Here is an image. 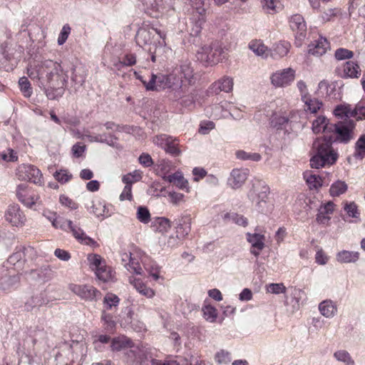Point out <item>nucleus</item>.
<instances>
[{
  "label": "nucleus",
  "instance_id": "f257e3e1",
  "mask_svg": "<svg viewBox=\"0 0 365 365\" xmlns=\"http://www.w3.org/2000/svg\"><path fill=\"white\" fill-rule=\"evenodd\" d=\"M354 128L355 123L350 119L333 123L329 128V133H335V139L332 137H323L318 138L314 141L312 149L314 154L310 159L311 167L319 169L334 165L339 158V154L333 148L332 143L334 142L348 143L354 138Z\"/></svg>",
  "mask_w": 365,
  "mask_h": 365
},
{
  "label": "nucleus",
  "instance_id": "f03ea898",
  "mask_svg": "<svg viewBox=\"0 0 365 365\" xmlns=\"http://www.w3.org/2000/svg\"><path fill=\"white\" fill-rule=\"evenodd\" d=\"M148 81L144 79L143 76L138 77L147 91H159L168 89L170 96L174 101H180L183 96L186 83H183L182 79L178 75L176 71L169 74L151 73Z\"/></svg>",
  "mask_w": 365,
  "mask_h": 365
},
{
  "label": "nucleus",
  "instance_id": "7ed1b4c3",
  "mask_svg": "<svg viewBox=\"0 0 365 365\" xmlns=\"http://www.w3.org/2000/svg\"><path fill=\"white\" fill-rule=\"evenodd\" d=\"M46 76L41 86L45 90L47 98L50 100L58 99L63 96L68 76L62 66L53 61L47 60Z\"/></svg>",
  "mask_w": 365,
  "mask_h": 365
},
{
  "label": "nucleus",
  "instance_id": "20e7f679",
  "mask_svg": "<svg viewBox=\"0 0 365 365\" xmlns=\"http://www.w3.org/2000/svg\"><path fill=\"white\" fill-rule=\"evenodd\" d=\"M196 56L203 65L213 66L227 58L228 49L222 42L215 41L210 45L202 46Z\"/></svg>",
  "mask_w": 365,
  "mask_h": 365
},
{
  "label": "nucleus",
  "instance_id": "39448f33",
  "mask_svg": "<svg viewBox=\"0 0 365 365\" xmlns=\"http://www.w3.org/2000/svg\"><path fill=\"white\" fill-rule=\"evenodd\" d=\"M138 6L148 15L158 18L164 12L173 9L175 0H136Z\"/></svg>",
  "mask_w": 365,
  "mask_h": 365
},
{
  "label": "nucleus",
  "instance_id": "423d86ee",
  "mask_svg": "<svg viewBox=\"0 0 365 365\" xmlns=\"http://www.w3.org/2000/svg\"><path fill=\"white\" fill-rule=\"evenodd\" d=\"M153 349L145 346H133L125 353L127 361L130 365H153Z\"/></svg>",
  "mask_w": 365,
  "mask_h": 365
},
{
  "label": "nucleus",
  "instance_id": "0eeeda50",
  "mask_svg": "<svg viewBox=\"0 0 365 365\" xmlns=\"http://www.w3.org/2000/svg\"><path fill=\"white\" fill-rule=\"evenodd\" d=\"M269 188L266 183L259 180H257L252 185V189L248 192L250 200L257 202V207L259 212L267 213L269 209L267 206L266 198L269 193Z\"/></svg>",
  "mask_w": 365,
  "mask_h": 365
},
{
  "label": "nucleus",
  "instance_id": "6e6552de",
  "mask_svg": "<svg viewBox=\"0 0 365 365\" xmlns=\"http://www.w3.org/2000/svg\"><path fill=\"white\" fill-rule=\"evenodd\" d=\"M153 143L173 157H178L182 153L179 140L177 138L166 134H160L153 138Z\"/></svg>",
  "mask_w": 365,
  "mask_h": 365
},
{
  "label": "nucleus",
  "instance_id": "1a4fd4ad",
  "mask_svg": "<svg viewBox=\"0 0 365 365\" xmlns=\"http://www.w3.org/2000/svg\"><path fill=\"white\" fill-rule=\"evenodd\" d=\"M19 178L21 180H28L36 185L42 183V174L41 170L33 165H22L18 169Z\"/></svg>",
  "mask_w": 365,
  "mask_h": 365
},
{
  "label": "nucleus",
  "instance_id": "9d476101",
  "mask_svg": "<svg viewBox=\"0 0 365 365\" xmlns=\"http://www.w3.org/2000/svg\"><path fill=\"white\" fill-rule=\"evenodd\" d=\"M289 26L292 30L296 33L295 44L300 46L307 34V25L303 16L300 14L292 16L289 19Z\"/></svg>",
  "mask_w": 365,
  "mask_h": 365
},
{
  "label": "nucleus",
  "instance_id": "9b49d317",
  "mask_svg": "<svg viewBox=\"0 0 365 365\" xmlns=\"http://www.w3.org/2000/svg\"><path fill=\"white\" fill-rule=\"evenodd\" d=\"M70 289L84 300L96 301L101 295V292L91 285L71 284Z\"/></svg>",
  "mask_w": 365,
  "mask_h": 365
},
{
  "label": "nucleus",
  "instance_id": "f8f14e48",
  "mask_svg": "<svg viewBox=\"0 0 365 365\" xmlns=\"http://www.w3.org/2000/svg\"><path fill=\"white\" fill-rule=\"evenodd\" d=\"M6 220L13 226H22L26 218L18 204L10 205L5 212Z\"/></svg>",
  "mask_w": 365,
  "mask_h": 365
},
{
  "label": "nucleus",
  "instance_id": "ddd939ff",
  "mask_svg": "<svg viewBox=\"0 0 365 365\" xmlns=\"http://www.w3.org/2000/svg\"><path fill=\"white\" fill-rule=\"evenodd\" d=\"M16 195L18 200L26 207L33 209L39 197L31 192L28 186L24 184L19 185L16 187Z\"/></svg>",
  "mask_w": 365,
  "mask_h": 365
},
{
  "label": "nucleus",
  "instance_id": "4468645a",
  "mask_svg": "<svg viewBox=\"0 0 365 365\" xmlns=\"http://www.w3.org/2000/svg\"><path fill=\"white\" fill-rule=\"evenodd\" d=\"M233 79L229 76H223L219 80L212 83L206 91L207 96L217 95L221 91L230 93L233 88Z\"/></svg>",
  "mask_w": 365,
  "mask_h": 365
},
{
  "label": "nucleus",
  "instance_id": "2eb2a0df",
  "mask_svg": "<svg viewBox=\"0 0 365 365\" xmlns=\"http://www.w3.org/2000/svg\"><path fill=\"white\" fill-rule=\"evenodd\" d=\"M295 71L291 68L277 71L271 76L272 83L277 87L289 86L294 79Z\"/></svg>",
  "mask_w": 365,
  "mask_h": 365
},
{
  "label": "nucleus",
  "instance_id": "dca6fc26",
  "mask_svg": "<svg viewBox=\"0 0 365 365\" xmlns=\"http://www.w3.org/2000/svg\"><path fill=\"white\" fill-rule=\"evenodd\" d=\"M174 71L178 73V75L182 79L183 83H186L188 87L195 83L196 77L190 61L182 62L180 67L175 68Z\"/></svg>",
  "mask_w": 365,
  "mask_h": 365
},
{
  "label": "nucleus",
  "instance_id": "f3484780",
  "mask_svg": "<svg viewBox=\"0 0 365 365\" xmlns=\"http://www.w3.org/2000/svg\"><path fill=\"white\" fill-rule=\"evenodd\" d=\"M176 238H183L188 235L191 230V217L190 215H183L180 217L175 219Z\"/></svg>",
  "mask_w": 365,
  "mask_h": 365
},
{
  "label": "nucleus",
  "instance_id": "a211bd4d",
  "mask_svg": "<svg viewBox=\"0 0 365 365\" xmlns=\"http://www.w3.org/2000/svg\"><path fill=\"white\" fill-rule=\"evenodd\" d=\"M72 75L71 77V82L73 83L75 92L82 87L88 76V71L85 66L82 65L73 66L71 68Z\"/></svg>",
  "mask_w": 365,
  "mask_h": 365
},
{
  "label": "nucleus",
  "instance_id": "6ab92c4d",
  "mask_svg": "<svg viewBox=\"0 0 365 365\" xmlns=\"http://www.w3.org/2000/svg\"><path fill=\"white\" fill-rule=\"evenodd\" d=\"M246 239L252 245L250 252L255 257H259V252L264 247V236L259 233H250L246 234Z\"/></svg>",
  "mask_w": 365,
  "mask_h": 365
},
{
  "label": "nucleus",
  "instance_id": "aec40b11",
  "mask_svg": "<svg viewBox=\"0 0 365 365\" xmlns=\"http://www.w3.org/2000/svg\"><path fill=\"white\" fill-rule=\"evenodd\" d=\"M197 97V90H190V87L186 86L185 92L183 93V96L181 98H180V101H178V102L182 108H186L188 110H192L195 108Z\"/></svg>",
  "mask_w": 365,
  "mask_h": 365
},
{
  "label": "nucleus",
  "instance_id": "412c9836",
  "mask_svg": "<svg viewBox=\"0 0 365 365\" xmlns=\"http://www.w3.org/2000/svg\"><path fill=\"white\" fill-rule=\"evenodd\" d=\"M247 178L246 170L233 169L227 178V185L232 189H238L242 186Z\"/></svg>",
  "mask_w": 365,
  "mask_h": 365
},
{
  "label": "nucleus",
  "instance_id": "4be33fe9",
  "mask_svg": "<svg viewBox=\"0 0 365 365\" xmlns=\"http://www.w3.org/2000/svg\"><path fill=\"white\" fill-rule=\"evenodd\" d=\"M68 230H71L73 236L81 243L90 246L98 245L93 239L86 235L81 227L74 225L71 220H68Z\"/></svg>",
  "mask_w": 365,
  "mask_h": 365
},
{
  "label": "nucleus",
  "instance_id": "5701e85b",
  "mask_svg": "<svg viewBox=\"0 0 365 365\" xmlns=\"http://www.w3.org/2000/svg\"><path fill=\"white\" fill-rule=\"evenodd\" d=\"M329 48L327 38L320 36L317 40L311 42L308 46V53L316 56L324 55Z\"/></svg>",
  "mask_w": 365,
  "mask_h": 365
},
{
  "label": "nucleus",
  "instance_id": "b1692460",
  "mask_svg": "<svg viewBox=\"0 0 365 365\" xmlns=\"http://www.w3.org/2000/svg\"><path fill=\"white\" fill-rule=\"evenodd\" d=\"M334 210V204L331 201L322 205L318 210L316 221L321 225H329V222L331 220L330 215L333 213Z\"/></svg>",
  "mask_w": 365,
  "mask_h": 365
},
{
  "label": "nucleus",
  "instance_id": "393cba45",
  "mask_svg": "<svg viewBox=\"0 0 365 365\" xmlns=\"http://www.w3.org/2000/svg\"><path fill=\"white\" fill-rule=\"evenodd\" d=\"M290 47L291 45L288 41H280L273 44L269 50V53L274 59L280 58L288 53Z\"/></svg>",
  "mask_w": 365,
  "mask_h": 365
},
{
  "label": "nucleus",
  "instance_id": "a878e982",
  "mask_svg": "<svg viewBox=\"0 0 365 365\" xmlns=\"http://www.w3.org/2000/svg\"><path fill=\"white\" fill-rule=\"evenodd\" d=\"M361 72V68L356 62L348 61L344 64L343 74L341 76L344 78H358Z\"/></svg>",
  "mask_w": 365,
  "mask_h": 365
},
{
  "label": "nucleus",
  "instance_id": "bb28decb",
  "mask_svg": "<svg viewBox=\"0 0 365 365\" xmlns=\"http://www.w3.org/2000/svg\"><path fill=\"white\" fill-rule=\"evenodd\" d=\"M329 119L324 115H319L312 122V131L316 133H329V128L332 125Z\"/></svg>",
  "mask_w": 365,
  "mask_h": 365
},
{
  "label": "nucleus",
  "instance_id": "cd10ccee",
  "mask_svg": "<svg viewBox=\"0 0 365 365\" xmlns=\"http://www.w3.org/2000/svg\"><path fill=\"white\" fill-rule=\"evenodd\" d=\"M319 310L324 317L332 318L336 314L337 307L332 300L326 299L319 303Z\"/></svg>",
  "mask_w": 365,
  "mask_h": 365
},
{
  "label": "nucleus",
  "instance_id": "c85d7f7f",
  "mask_svg": "<svg viewBox=\"0 0 365 365\" xmlns=\"http://www.w3.org/2000/svg\"><path fill=\"white\" fill-rule=\"evenodd\" d=\"M163 178L165 181L175 185L180 189L188 191V182L186 179H185L180 172H175V173L168 176L165 175L163 177Z\"/></svg>",
  "mask_w": 365,
  "mask_h": 365
},
{
  "label": "nucleus",
  "instance_id": "c756f323",
  "mask_svg": "<svg viewBox=\"0 0 365 365\" xmlns=\"http://www.w3.org/2000/svg\"><path fill=\"white\" fill-rule=\"evenodd\" d=\"M47 64V60L41 62L37 66L34 67L31 66L28 68V76L33 80L38 79L41 84V81H43L44 77L46 76V68H45Z\"/></svg>",
  "mask_w": 365,
  "mask_h": 365
},
{
  "label": "nucleus",
  "instance_id": "7c9ffc66",
  "mask_svg": "<svg viewBox=\"0 0 365 365\" xmlns=\"http://www.w3.org/2000/svg\"><path fill=\"white\" fill-rule=\"evenodd\" d=\"M172 222L164 217H156L152 222V227L155 231L166 232L171 227Z\"/></svg>",
  "mask_w": 365,
  "mask_h": 365
},
{
  "label": "nucleus",
  "instance_id": "2f4dec72",
  "mask_svg": "<svg viewBox=\"0 0 365 365\" xmlns=\"http://www.w3.org/2000/svg\"><path fill=\"white\" fill-rule=\"evenodd\" d=\"M359 258L358 252L342 250L336 255V259L341 263L356 262Z\"/></svg>",
  "mask_w": 365,
  "mask_h": 365
},
{
  "label": "nucleus",
  "instance_id": "473e14b6",
  "mask_svg": "<svg viewBox=\"0 0 365 365\" xmlns=\"http://www.w3.org/2000/svg\"><path fill=\"white\" fill-rule=\"evenodd\" d=\"M249 48L256 55L267 58L269 55V48L261 40H253L249 43Z\"/></svg>",
  "mask_w": 365,
  "mask_h": 365
},
{
  "label": "nucleus",
  "instance_id": "72a5a7b5",
  "mask_svg": "<svg viewBox=\"0 0 365 365\" xmlns=\"http://www.w3.org/2000/svg\"><path fill=\"white\" fill-rule=\"evenodd\" d=\"M24 250L25 248L24 247L16 248V252L9 256L8 262L16 266L17 269L21 268L24 262V260L23 259L25 255L24 252Z\"/></svg>",
  "mask_w": 365,
  "mask_h": 365
},
{
  "label": "nucleus",
  "instance_id": "f704fd0d",
  "mask_svg": "<svg viewBox=\"0 0 365 365\" xmlns=\"http://www.w3.org/2000/svg\"><path fill=\"white\" fill-rule=\"evenodd\" d=\"M135 41L140 46L151 43L152 31L145 28L140 29L137 32Z\"/></svg>",
  "mask_w": 365,
  "mask_h": 365
},
{
  "label": "nucleus",
  "instance_id": "c9c22d12",
  "mask_svg": "<svg viewBox=\"0 0 365 365\" xmlns=\"http://www.w3.org/2000/svg\"><path fill=\"white\" fill-rule=\"evenodd\" d=\"M302 101L306 106L305 110H309L312 113H317L322 106V101L317 98H311L307 96H302Z\"/></svg>",
  "mask_w": 365,
  "mask_h": 365
},
{
  "label": "nucleus",
  "instance_id": "e433bc0d",
  "mask_svg": "<svg viewBox=\"0 0 365 365\" xmlns=\"http://www.w3.org/2000/svg\"><path fill=\"white\" fill-rule=\"evenodd\" d=\"M135 289L142 295L152 298L155 295V292L150 287H147L140 279H135L133 282Z\"/></svg>",
  "mask_w": 365,
  "mask_h": 365
},
{
  "label": "nucleus",
  "instance_id": "4c0bfd02",
  "mask_svg": "<svg viewBox=\"0 0 365 365\" xmlns=\"http://www.w3.org/2000/svg\"><path fill=\"white\" fill-rule=\"evenodd\" d=\"M190 20V23L192 24L190 35L197 36L201 32L202 25L205 22V17H202V16H195V15L193 14Z\"/></svg>",
  "mask_w": 365,
  "mask_h": 365
},
{
  "label": "nucleus",
  "instance_id": "58836bf2",
  "mask_svg": "<svg viewBox=\"0 0 365 365\" xmlns=\"http://www.w3.org/2000/svg\"><path fill=\"white\" fill-rule=\"evenodd\" d=\"M19 280L20 277L18 274L6 276L0 279V287L4 290L9 289L16 286Z\"/></svg>",
  "mask_w": 365,
  "mask_h": 365
},
{
  "label": "nucleus",
  "instance_id": "ea45409f",
  "mask_svg": "<svg viewBox=\"0 0 365 365\" xmlns=\"http://www.w3.org/2000/svg\"><path fill=\"white\" fill-rule=\"evenodd\" d=\"M143 266L145 269L149 273L150 276L155 280H158L160 278V267L155 262L148 259L143 262Z\"/></svg>",
  "mask_w": 365,
  "mask_h": 365
},
{
  "label": "nucleus",
  "instance_id": "a19ab883",
  "mask_svg": "<svg viewBox=\"0 0 365 365\" xmlns=\"http://www.w3.org/2000/svg\"><path fill=\"white\" fill-rule=\"evenodd\" d=\"M205 0H190L192 15L205 17L206 9L205 7Z\"/></svg>",
  "mask_w": 365,
  "mask_h": 365
},
{
  "label": "nucleus",
  "instance_id": "79ce46f5",
  "mask_svg": "<svg viewBox=\"0 0 365 365\" xmlns=\"http://www.w3.org/2000/svg\"><path fill=\"white\" fill-rule=\"evenodd\" d=\"M112 269L105 264L99 269H96L95 274L98 279L104 282H108L113 278Z\"/></svg>",
  "mask_w": 365,
  "mask_h": 365
},
{
  "label": "nucleus",
  "instance_id": "37998d69",
  "mask_svg": "<svg viewBox=\"0 0 365 365\" xmlns=\"http://www.w3.org/2000/svg\"><path fill=\"white\" fill-rule=\"evenodd\" d=\"M347 188L348 186L345 182L338 180L331 185L329 192L331 196L337 197L344 193Z\"/></svg>",
  "mask_w": 365,
  "mask_h": 365
},
{
  "label": "nucleus",
  "instance_id": "c03bdc74",
  "mask_svg": "<svg viewBox=\"0 0 365 365\" xmlns=\"http://www.w3.org/2000/svg\"><path fill=\"white\" fill-rule=\"evenodd\" d=\"M354 156L357 159L365 157V134L361 135L356 142Z\"/></svg>",
  "mask_w": 365,
  "mask_h": 365
},
{
  "label": "nucleus",
  "instance_id": "a18cd8bd",
  "mask_svg": "<svg viewBox=\"0 0 365 365\" xmlns=\"http://www.w3.org/2000/svg\"><path fill=\"white\" fill-rule=\"evenodd\" d=\"M202 311L203 312L204 318L210 322H215L217 317V312L215 307L210 304H205L202 307Z\"/></svg>",
  "mask_w": 365,
  "mask_h": 365
},
{
  "label": "nucleus",
  "instance_id": "49530a36",
  "mask_svg": "<svg viewBox=\"0 0 365 365\" xmlns=\"http://www.w3.org/2000/svg\"><path fill=\"white\" fill-rule=\"evenodd\" d=\"M236 158L242 160H250L258 162L261 160V155L257 153H247L245 150H237L235 153Z\"/></svg>",
  "mask_w": 365,
  "mask_h": 365
},
{
  "label": "nucleus",
  "instance_id": "de8ad7c7",
  "mask_svg": "<svg viewBox=\"0 0 365 365\" xmlns=\"http://www.w3.org/2000/svg\"><path fill=\"white\" fill-rule=\"evenodd\" d=\"M132 344L133 342L130 339L121 340L118 338H114L111 341L110 347L113 351H118L127 346L133 349V346Z\"/></svg>",
  "mask_w": 365,
  "mask_h": 365
},
{
  "label": "nucleus",
  "instance_id": "09e8293b",
  "mask_svg": "<svg viewBox=\"0 0 365 365\" xmlns=\"http://www.w3.org/2000/svg\"><path fill=\"white\" fill-rule=\"evenodd\" d=\"M91 268L95 272L105 264V261L98 254H90L87 257Z\"/></svg>",
  "mask_w": 365,
  "mask_h": 365
},
{
  "label": "nucleus",
  "instance_id": "8fccbe9b",
  "mask_svg": "<svg viewBox=\"0 0 365 365\" xmlns=\"http://www.w3.org/2000/svg\"><path fill=\"white\" fill-rule=\"evenodd\" d=\"M304 178L311 189H317L322 185V179L316 174H304Z\"/></svg>",
  "mask_w": 365,
  "mask_h": 365
},
{
  "label": "nucleus",
  "instance_id": "3c124183",
  "mask_svg": "<svg viewBox=\"0 0 365 365\" xmlns=\"http://www.w3.org/2000/svg\"><path fill=\"white\" fill-rule=\"evenodd\" d=\"M142 179V172L139 170H135L132 173L125 175L122 178V182L124 184L131 185L135 182H138Z\"/></svg>",
  "mask_w": 365,
  "mask_h": 365
},
{
  "label": "nucleus",
  "instance_id": "603ef678",
  "mask_svg": "<svg viewBox=\"0 0 365 365\" xmlns=\"http://www.w3.org/2000/svg\"><path fill=\"white\" fill-rule=\"evenodd\" d=\"M19 86L23 95L26 98H29L32 93V88L28 78L25 76L20 78L19 81Z\"/></svg>",
  "mask_w": 365,
  "mask_h": 365
},
{
  "label": "nucleus",
  "instance_id": "864d4df0",
  "mask_svg": "<svg viewBox=\"0 0 365 365\" xmlns=\"http://www.w3.org/2000/svg\"><path fill=\"white\" fill-rule=\"evenodd\" d=\"M120 302L119 297L112 293L107 294L103 299V304L107 309H111L118 305Z\"/></svg>",
  "mask_w": 365,
  "mask_h": 365
},
{
  "label": "nucleus",
  "instance_id": "5fc2aeb1",
  "mask_svg": "<svg viewBox=\"0 0 365 365\" xmlns=\"http://www.w3.org/2000/svg\"><path fill=\"white\" fill-rule=\"evenodd\" d=\"M351 110L349 106L339 105L334 110V114L340 118H348L351 116Z\"/></svg>",
  "mask_w": 365,
  "mask_h": 365
},
{
  "label": "nucleus",
  "instance_id": "6e6d98bb",
  "mask_svg": "<svg viewBox=\"0 0 365 365\" xmlns=\"http://www.w3.org/2000/svg\"><path fill=\"white\" fill-rule=\"evenodd\" d=\"M215 359L218 364H228L231 361V354L224 349H221L215 354Z\"/></svg>",
  "mask_w": 365,
  "mask_h": 365
},
{
  "label": "nucleus",
  "instance_id": "4d7b16f0",
  "mask_svg": "<svg viewBox=\"0 0 365 365\" xmlns=\"http://www.w3.org/2000/svg\"><path fill=\"white\" fill-rule=\"evenodd\" d=\"M53 177L58 182L64 184L72 178V175L66 170H60L55 172Z\"/></svg>",
  "mask_w": 365,
  "mask_h": 365
},
{
  "label": "nucleus",
  "instance_id": "13d9d810",
  "mask_svg": "<svg viewBox=\"0 0 365 365\" xmlns=\"http://www.w3.org/2000/svg\"><path fill=\"white\" fill-rule=\"evenodd\" d=\"M87 209L91 213L95 215L97 217H100L101 215V210L103 209V200H97L91 202V205L86 206Z\"/></svg>",
  "mask_w": 365,
  "mask_h": 365
},
{
  "label": "nucleus",
  "instance_id": "bf43d9fd",
  "mask_svg": "<svg viewBox=\"0 0 365 365\" xmlns=\"http://www.w3.org/2000/svg\"><path fill=\"white\" fill-rule=\"evenodd\" d=\"M137 218L143 223H148L150 219L149 210L144 206H140L137 210Z\"/></svg>",
  "mask_w": 365,
  "mask_h": 365
},
{
  "label": "nucleus",
  "instance_id": "052dcab7",
  "mask_svg": "<svg viewBox=\"0 0 365 365\" xmlns=\"http://www.w3.org/2000/svg\"><path fill=\"white\" fill-rule=\"evenodd\" d=\"M286 289H287L283 283H271L266 287L267 292L275 294L285 293Z\"/></svg>",
  "mask_w": 365,
  "mask_h": 365
},
{
  "label": "nucleus",
  "instance_id": "680f3d73",
  "mask_svg": "<svg viewBox=\"0 0 365 365\" xmlns=\"http://www.w3.org/2000/svg\"><path fill=\"white\" fill-rule=\"evenodd\" d=\"M334 56L339 61L350 59L354 56V53L349 49L339 48L336 50Z\"/></svg>",
  "mask_w": 365,
  "mask_h": 365
},
{
  "label": "nucleus",
  "instance_id": "e2e57ef3",
  "mask_svg": "<svg viewBox=\"0 0 365 365\" xmlns=\"http://www.w3.org/2000/svg\"><path fill=\"white\" fill-rule=\"evenodd\" d=\"M344 209L349 217L357 218L360 215L357 209V206L354 202H345Z\"/></svg>",
  "mask_w": 365,
  "mask_h": 365
},
{
  "label": "nucleus",
  "instance_id": "0e129e2a",
  "mask_svg": "<svg viewBox=\"0 0 365 365\" xmlns=\"http://www.w3.org/2000/svg\"><path fill=\"white\" fill-rule=\"evenodd\" d=\"M47 269H37L33 270L31 272L32 277L39 282H45L48 280V277H46Z\"/></svg>",
  "mask_w": 365,
  "mask_h": 365
},
{
  "label": "nucleus",
  "instance_id": "69168bd1",
  "mask_svg": "<svg viewBox=\"0 0 365 365\" xmlns=\"http://www.w3.org/2000/svg\"><path fill=\"white\" fill-rule=\"evenodd\" d=\"M71 27L68 24H65L59 35H58V45H63L67 40L70 33H71Z\"/></svg>",
  "mask_w": 365,
  "mask_h": 365
},
{
  "label": "nucleus",
  "instance_id": "338daca9",
  "mask_svg": "<svg viewBox=\"0 0 365 365\" xmlns=\"http://www.w3.org/2000/svg\"><path fill=\"white\" fill-rule=\"evenodd\" d=\"M138 162L142 166L145 168H150L154 163L151 156L148 153H143L141 155H140L138 158Z\"/></svg>",
  "mask_w": 365,
  "mask_h": 365
},
{
  "label": "nucleus",
  "instance_id": "774afa93",
  "mask_svg": "<svg viewBox=\"0 0 365 365\" xmlns=\"http://www.w3.org/2000/svg\"><path fill=\"white\" fill-rule=\"evenodd\" d=\"M351 116L357 120L365 118V107L357 105L354 110H351Z\"/></svg>",
  "mask_w": 365,
  "mask_h": 365
}]
</instances>
